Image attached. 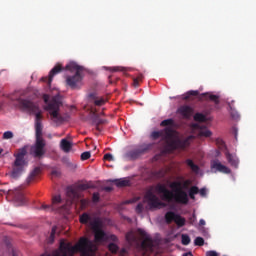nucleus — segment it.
<instances>
[{"label": "nucleus", "instance_id": "nucleus-21", "mask_svg": "<svg viewBox=\"0 0 256 256\" xmlns=\"http://www.w3.org/2000/svg\"><path fill=\"white\" fill-rule=\"evenodd\" d=\"M125 237L129 245H137V237L135 236V233H133V231L127 232Z\"/></svg>", "mask_w": 256, "mask_h": 256}, {"label": "nucleus", "instance_id": "nucleus-26", "mask_svg": "<svg viewBox=\"0 0 256 256\" xmlns=\"http://www.w3.org/2000/svg\"><path fill=\"white\" fill-rule=\"evenodd\" d=\"M186 165H188V167H190L191 171H193V173H199V166L196 165L193 160L191 159H187L186 160Z\"/></svg>", "mask_w": 256, "mask_h": 256}, {"label": "nucleus", "instance_id": "nucleus-51", "mask_svg": "<svg viewBox=\"0 0 256 256\" xmlns=\"http://www.w3.org/2000/svg\"><path fill=\"white\" fill-rule=\"evenodd\" d=\"M196 219H197V218L195 217V214H193V216L190 218L191 224H193V222H194Z\"/></svg>", "mask_w": 256, "mask_h": 256}, {"label": "nucleus", "instance_id": "nucleus-41", "mask_svg": "<svg viewBox=\"0 0 256 256\" xmlns=\"http://www.w3.org/2000/svg\"><path fill=\"white\" fill-rule=\"evenodd\" d=\"M105 123H107V120L101 118H96L93 121L94 125H105Z\"/></svg>", "mask_w": 256, "mask_h": 256}, {"label": "nucleus", "instance_id": "nucleus-36", "mask_svg": "<svg viewBox=\"0 0 256 256\" xmlns=\"http://www.w3.org/2000/svg\"><path fill=\"white\" fill-rule=\"evenodd\" d=\"M108 249L110 253H117V251H119V246H117L115 243H110L108 245Z\"/></svg>", "mask_w": 256, "mask_h": 256}, {"label": "nucleus", "instance_id": "nucleus-48", "mask_svg": "<svg viewBox=\"0 0 256 256\" xmlns=\"http://www.w3.org/2000/svg\"><path fill=\"white\" fill-rule=\"evenodd\" d=\"M235 103V101H231V102H229L228 103V107H229V109L231 110V111H233V104Z\"/></svg>", "mask_w": 256, "mask_h": 256}, {"label": "nucleus", "instance_id": "nucleus-19", "mask_svg": "<svg viewBox=\"0 0 256 256\" xmlns=\"http://www.w3.org/2000/svg\"><path fill=\"white\" fill-rule=\"evenodd\" d=\"M73 148V144L67 139H62L60 142V149L64 151V153H69Z\"/></svg>", "mask_w": 256, "mask_h": 256}, {"label": "nucleus", "instance_id": "nucleus-13", "mask_svg": "<svg viewBox=\"0 0 256 256\" xmlns=\"http://www.w3.org/2000/svg\"><path fill=\"white\" fill-rule=\"evenodd\" d=\"M63 71V66H61V64H57L55 66V68H53L50 72H49V76L47 77H42L41 81H44V83H47L49 85V87H51V83H53V77H55V75H59L60 72Z\"/></svg>", "mask_w": 256, "mask_h": 256}, {"label": "nucleus", "instance_id": "nucleus-7", "mask_svg": "<svg viewBox=\"0 0 256 256\" xmlns=\"http://www.w3.org/2000/svg\"><path fill=\"white\" fill-rule=\"evenodd\" d=\"M43 101L46 104L45 106V111H48L49 114L51 115L52 119L56 122V123H61V121H63V117H61V115H59V109L62 105L61 102V97L59 96H54L51 99H49V95L48 94H44L43 95Z\"/></svg>", "mask_w": 256, "mask_h": 256}, {"label": "nucleus", "instance_id": "nucleus-2", "mask_svg": "<svg viewBox=\"0 0 256 256\" xmlns=\"http://www.w3.org/2000/svg\"><path fill=\"white\" fill-rule=\"evenodd\" d=\"M160 127L165 128L163 130L152 132L151 137L152 139H159L160 137H162L164 141H166V144L170 151H177V149L184 151V149H187V147L191 145V141L195 139V137H193L192 135L181 139L179 137V132H177L176 130L177 122H175L173 118L163 120L160 123Z\"/></svg>", "mask_w": 256, "mask_h": 256}, {"label": "nucleus", "instance_id": "nucleus-9", "mask_svg": "<svg viewBox=\"0 0 256 256\" xmlns=\"http://www.w3.org/2000/svg\"><path fill=\"white\" fill-rule=\"evenodd\" d=\"M137 234L139 235V237H141V239H143L141 243V249L143 251V255L150 256L151 253H153V249L155 247L153 245V240L149 238V236L147 235V232H145V230L141 228L137 230Z\"/></svg>", "mask_w": 256, "mask_h": 256}, {"label": "nucleus", "instance_id": "nucleus-42", "mask_svg": "<svg viewBox=\"0 0 256 256\" xmlns=\"http://www.w3.org/2000/svg\"><path fill=\"white\" fill-rule=\"evenodd\" d=\"M99 199H100L99 192H94L92 195L93 203H99Z\"/></svg>", "mask_w": 256, "mask_h": 256}, {"label": "nucleus", "instance_id": "nucleus-50", "mask_svg": "<svg viewBox=\"0 0 256 256\" xmlns=\"http://www.w3.org/2000/svg\"><path fill=\"white\" fill-rule=\"evenodd\" d=\"M199 225H200V227H203L205 225V220L204 219H200Z\"/></svg>", "mask_w": 256, "mask_h": 256}, {"label": "nucleus", "instance_id": "nucleus-14", "mask_svg": "<svg viewBox=\"0 0 256 256\" xmlns=\"http://www.w3.org/2000/svg\"><path fill=\"white\" fill-rule=\"evenodd\" d=\"M211 169H215L218 173H224L225 175H230L231 169L223 164L219 160H213L211 162Z\"/></svg>", "mask_w": 256, "mask_h": 256}, {"label": "nucleus", "instance_id": "nucleus-1", "mask_svg": "<svg viewBox=\"0 0 256 256\" xmlns=\"http://www.w3.org/2000/svg\"><path fill=\"white\" fill-rule=\"evenodd\" d=\"M19 107L30 115H35V143L31 147V153L36 159H43L47 150V141L43 139V112L37 103L28 99H19Z\"/></svg>", "mask_w": 256, "mask_h": 256}, {"label": "nucleus", "instance_id": "nucleus-35", "mask_svg": "<svg viewBox=\"0 0 256 256\" xmlns=\"http://www.w3.org/2000/svg\"><path fill=\"white\" fill-rule=\"evenodd\" d=\"M204 95H208V98L210 99V101H213L215 105H219V96L215 94H204Z\"/></svg>", "mask_w": 256, "mask_h": 256}, {"label": "nucleus", "instance_id": "nucleus-30", "mask_svg": "<svg viewBox=\"0 0 256 256\" xmlns=\"http://www.w3.org/2000/svg\"><path fill=\"white\" fill-rule=\"evenodd\" d=\"M165 175H167V171H165L164 169H160L153 173V176L156 177V179H163Z\"/></svg>", "mask_w": 256, "mask_h": 256}, {"label": "nucleus", "instance_id": "nucleus-29", "mask_svg": "<svg viewBox=\"0 0 256 256\" xmlns=\"http://www.w3.org/2000/svg\"><path fill=\"white\" fill-rule=\"evenodd\" d=\"M197 95H199V91L190 90L186 93V95H184L183 99L184 101H187L188 99H190V97H197Z\"/></svg>", "mask_w": 256, "mask_h": 256}, {"label": "nucleus", "instance_id": "nucleus-28", "mask_svg": "<svg viewBox=\"0 0 256 256\" xmlns=\"http://www.w3.org/2000/svg\"><path fill=\"white\" fill-rule=\"evenodd\" d=\"M174 223H176V225L178 227H184L185 225V218L181 217V215L176 214V218L174 220Z\"/></svg>", "mask_w": 256, "mask_h": 256}, {"label": "nucleus", "instance_id": "nucleus-17", "mask_svg": "<svg viewBox=\"0 0 256 256\" xmlns=\"http://www.w3.org/2000/svg\"><path fill=\"white\" fill-rule=\"evenodd\" d=\"M179 115H182L184 119H189L193 115V108L187 105L180 106L178 108Z\"/></svg>", "mask_w": 256, "mask_h": 256}, {"label": "nucleus", "instance_id": "nucleus-33", "mask_svg": "<svg viewBox=\"0 0 256 256\" xmlns=\"http://www.w3.org/2000/svg\"><path fill=\"white\" fill-rule=\"evenodd\" d=\"M194 120L199 121L200 123H203V122L207 121V118L202 113H196L194 115Z\"/></svg>", "mask_w": 256, "mask_h": 256}, {"label": "nucleus", "instance_id": "nucleus-39", "mask_svg": "<svg viewBox=\"0 0 256 256\" xmlns=\"http://www.w3.org/2000/svg\"><path fill=\"white\" fill-rule=\"evenodd\" d=\"M13 137H14V134L12 131H6L3 133L2 139H5V140L13 139Z\"/></svg>", "mask_w": 256, "mask_h": 256}, {"label": "nucleus", "instance_id": "nucleus-23", "mask_svg": "<svg viewBox=\"0 0 256 256\" xmlns=\"http://www.w3.org/2000/svg\"><path fill=\"white\" fill-rule=\"evenodd\" d=\"M90 99H93L94 104L97 107H102V105H105V100L103 98H97L94 93L89 95Z\"/></svg>", "mask_w": 256, "mask_h": 256}, {"label": "nucleus", "instance_id": "nucleus-31", "mask_svg": "<svg viewBox=\"0 0 256 256\" xmlns=\"http://www.w3.org/2000/svg\"><path fill=\"white\" fill-rule=\"evenodd\" d=\"M199 193V187L192 186L189 190V197L190 199H195V195Z\"/></svg>", "mask_w": 256, "mask_h": 256}, {"label": "nucleus", "instance_id": "nucleus-5", "mask_svg": "<svg viewBox=\"0 0 256 256\" xmlns=\"http://www.w3.org/2000/svg\"><path fill=\"white\" fill-rule=\"evenodd\" d=\"M79 221L82 225H87L94 233V241L96 243H105L109 241V235L101 229V219L93 213L84 212L80 215Z\"/></svg>", "mask_w": 256, "mask_h": 256}, {"label": "nucleus", "instance_id": "nucleus-44", "mask_svg": "<svg viewBox=\"0 0 256 256\" xmlns=\"http://www.w3.org/2000/svg\"><path fill=\"white\" fill-rule=\"evenodd\" d=\"M143 209H144L143 203L137 204V206H136V212H138V213H143Z\"/></svg>", "mask_w": 256, "mask_h": 256}, {"label": "nucleus", "instance_id": "nucleus-32", "mask_svg": "<svg viewBox=\"0 0 256 256\" xmlns=\"http://www.w3.org/2000/svg\"><path fill=\"white\" fill-rule=\"evenodd\" d=\"M57 233V226H53L52 227V231H51V234H50V237L48 238V243H53L55 241V235Z\"/></svg>", "mask_w": 256, "mask_h": 256}, {"label": "nucleus", "instance_id": "nucleus-3", "mask_svg": "<svg viewBox=\"0 0 256 256\" xmlns=\"http://www.w3.org/2000/svg\"><path fill=\"white\" fill-rule=\"evenodd\" d=\"M191 186V180H185L183 183L181 181H173L170 184V189H167L165 184H157L155 186V191L159 195H162V200L168 203H178L179 205H187L189 203V194L183 189H189Z\"/></svg>", "mask_w": 256, "mask_h": 256}, {"label": "nucleus", "instance_id": "nucleus-4", "mask_svg": "<svg viewBox=\"0 0 256 256\" xmlns=\"http://www.w3.org/2000/svg\"><path fill=\"white\" fill-rule=\"evenodd\" d=\"M95 251H97V246L87 238H80L74 246L71 242L61 240L56 256H73L75 253H80L82 256H93Z\"/></svg>", "mask_w": 256, "mask_h": 256}, {"label": "nucleus", "instance_id": "nucleus-45", "mask_svg": "<svg viewBox=\"0 0 256 256\" xmlns=\"http://www.w3.org/2000/svg\"><path fill=\"white\" fill-rule=\"evenodd\" d=\"M198 193H200L201 197H207V189L205 188H201Z\"/></svg>", "mask_w": 256, "mask_h": 256}, {"label": "nucleus", "instance_id": "nucleus-37", "mask_svg": "<svg viewBox=\"0 0 256 256\" xmlns=\"http://www.w3.org/2000/svg\"><path fill=\"white\" fill-rule=\"evenodd\" d=\"M182 245H189L191 243V238L187 234L182 235Z\"/></svg>", "mask_w": 256, "mask_h": 256}, {"label": "nucleus", "instance_id": "nucleus-27", "mask_svg": "<svg viewBox=\"0 0 256 256\" xmlns=\"http://www.w3.org/2000/svg\"><path fill=\"white\" fill-rule=\"evenodd\" d=\"M198 135L199 137H211L213 135V132L207 129V127H203V128H200Z\"/></svg>", "mask_w": 256, "mask_h": 256}, {"label": "nucleus", "instance_id": "nucleus-22", "mask_svg": "<svg viewBox=\"0 0 256 256\" xmlns=\"http://www.w3.org/2000/svg\"><path fill=\"white\" fill-rule=\"evenodd\" d=\"M176 217H177V214L175 212L168 211L165 214V221L168 225H171V223L175 221Z\"/></svg>", "mask_w": 256, "mask_h": 256}, {"label": "nucleus", "instance_id": "nucleus-49", "mask_svg": "<svg viewBox=\"0 0 256 256\" xmlns=\"http://www.w3.org/2000/svg\"><path fill=\"white\" fill-rule=\"evenodd\" d=\"M104 191H107L109 193V192L113 191V187L106 186V187H104Z\"/></svg>", "mask_w": 256, "mask_h": 256}, {"label": "nucleus", "instance_id": "nucleus-34", "mask_svg": "<svg viewBox=\"0 0 256 256\" xmlns=\"http://www.w3.org/2000/svg\"><path fill=\"white\" fill-rule=\"evenodd\" d=\"M143 81V74H139L136 78H133V86L139 87V83Z\"/></svg>", "mask_w": 256, "mask_h": 256}, {"label": "nucleus", "instance_id": "nucleus-58", "mask_svg": "<svg viewBox=\"0 0 256 256\" xmlns=\"http://www.w3.org/2000/svg\"><path fill=\"white\" fill-rule=\"evenodd\" d=\"M235 138L237 139V132H235Z\"/></svg>", "mask_w": 256, "mask_h": 256}, {"label": "nucleus", "instance_id": "nucleus-18", "mask_svg": "<svg viewBox=\"0 0 256 256\" xmlns=\"http://www.w3.org/2000/svg\"><path fill=\"white\" fill-rule=\"evenodd\" d=\"M41 175V167H35L29 174V176L26 179V183L29 185L30 183H33L37 177Z\"/></svg>", "mask_w": 256, "mask_h": 256}, {"label": "nucleus", "instance_id": "nucleus-40", "mask_svg": "<svg viewBox=\"0 0 256 256\" xmlns=\"http://www.w3.org/2000/svg\"><path fill=\"white\" fill-rule=\"evenodd\" d=\"M91 158V152L86 151L81 154V161H87V159Z\"/></svg>", "mask_w": 256, "mask_h": 256}, {"label": "nucleus", "instance_id": "nucleus-6", "mask_svg": "<svg viewBox=\"0 0 256 256\" xmlns=\"http://www.w3.org/2000/svg\"><path fill=\"white\" fill-rule=\"evenodd\" d=\"M66 70L70 73H74L73 75L66 76V85H68L70 89H80L85 68L76 62H70L66 65Z\"/></svg>", "mask_w": 256, "mask_h": 256}, {"label": "nucleus", "instance_id": "nucleus-15", "mask_svg": "<svg viewBox=\"0 0 256 256\" xmlns=\"http://www.w3.org/2000/svg\"><path fill=\"white\" fill-rule=\"evenodd\" d=\"M62 202L61 195L52 198V205L42 204L40 209L43 211H57V205Z\"/></svg>", "mask_w": 256, "mask_h": 256}, {"label": "nucleus", "instance_id": "nucleus-10", "mask_svg": "<svg viewBox=\"0 0 256 256\" xmlns=\"http://www.w3.org/2000/svg\"><path fill=\"white\" fill-rule=\"evenodd\" d=\"M151 149V145L149 144H143L138 146L137 148L130 150L124 154V159L126 161H137L139 157L145 155Z\"/></svg>", "mask_w": 256, "mask_h": 256}, {"label": "nucleus", "instance_id": "nucleus-20", "mask_svg": "<svg viewBox=\"0 0 256 256\" xmlns=\"http://www.w3.org/2000/svg\"><path fill=\"white\" fill-rule=\"evenodd\" d=\"M14 199L19 203L20 205H25V195L20 189H16L14 191Z\"/></svg>", "mask_w": 256, "mask_h": 256}, {"label": "nucleus", "instance_id": "nucleus-47", "mask_svg": "<svg viewBox=\"0 0 256 256\" xmlns=\"http://www.w3.org/2000/svg\"><path fill=\"white\" fill-rule=\"evenodd\" d=\"M206 256H219L216 251H208L206 252Z\"/></svg>", "mask_w": 256, "mask_h": 256}, {"label": "nucleus", "instance_id": "nucleus-38", "mask_svg": "<svg viewBox=\"0 0 256 256\" xmlns=\"http://www.w3.org/2000/svg\"><path fill=\"white\" fill-rule=\"evenodd\" d=\"M195 245L198 247H203L205 245V240L202 237H197L194 241Z\"/></svg>", "mask_w": 256, "mask_h": 256}, {"label": "nucleus", "instance_id": "nucleus-59", "mask_svg": "<svg viewBox=\"0 0 256 256\" xmlns=\"http://www.w3.org/2000/svg\"><path fill=\"white\" fill-rule=\"evenodd\" d=\"M12 256H17L14 252L12 253Z\"/></svg>", "mask_w": 256, "mask_h": 256}, {"label": "nucleus", "instance_id": "nucleus-11", "mask_svg": "<svg viewBox=\"0 0 256 256\" xmlns=\"http://www.w3.org/2000/svg\"><path fill=\"white\" fill-rule=\"evenodd\" d=\"M144 198L145 201H147L148 207H150V209H159V207H166V204L161 202V200H159V197H157V195H155V193L153 192V187H150L146 191Z\"/></svg>", "mask_w": 256, "mask_h": 256}, {"label": "nucleus", "instance_id": "nucleus-56", "mask_svg": "<svg viewBox=\"0 0 256 256\" xmlns=\"http://www.w3.org/2000/svg\"><path fill=\"white\" fill-rule=\"evenodd\" d=\"M52 175H57V171H53V172H52Z\"/></svg>", "mask_w": 256, "mask_h": 256}, {"label": "nucleus", "instance_id": "nucleus-43", "mask_svg": "<svg viewBox=\"0 0 256 256\" xmlns=\"http://www.w3.org/2000/svg\"><path fill=\"white\" fill-rule=\"evenodd\" d=\"M104 161H115V159L113 158V154H111V153L105 154Z\"/></svg>", "mask_w": 256, "mask_h": 256}, {"label": "nucleus", "instance_id": "nucleus-54", "mask_svg": "<svg viewBox=\"0 0 256 256\" xmlns=\"http://www.w3.org/2000/svg\"><path fill=\"white\" fill-rule=\"evenodd\" d=\"M81 204H82V205H86V204H87V200L82 199V200H81Z\"/></svg>", "mask_w": 256, "mask_h": 256}, {"label": "nucleus", "instance_id": "nucleus-8", "mask_svg": "<svg viewBox=\"0 0 256 256\" xmlns=\"http://www.w3.org/2000/svg\"><path fill=\"white\" fill-rule=\"evenodd\" d=\"M27 155V146H24L17 150V153H14L15 161L13 163L12 177H19L23 173L25 168L26 161L25 156Z\"/></svg>", "mask_w": 256, "mask_h": 256}, {"label": "nucleus", "instance_id": "nucleus-24", "mask_svg": "<svg viewBox=\"0 0 256 256\" xmlns=\"http://www.w3.org/2000/svg\"><path fill=\"white\" fill-rule=\"evenodd\" d=\"M104 69H106V71H110L111 73H117L119 71H121V72L127 71V68L121 67V66H114V67L105 66Z\"/></svg>", "mask_w": 256, "mask_h": 256}, {"label": "nucleus", "instance_id": "nucleus-12", "mask_svg": "<svg viewBox=\"0 0 256 256\" xmlns=\"http://www.w3.org/2000/svg\"><path fill=\"white\" fill-rule=\"evenodd\" d=\"M87 189H91V186L87 183L78 184L76 187L69 186L66 190V195L71 201H75L80 197L79 191H87Z\"/></svg>", "mask_w": 256, "mask_h": 256}, {"label": "nucleus", "instance_id": "nucleus-46", "mask_svg": "<svg viewBox=\"0 0 256 256\" xmlns=\"http://www.w3.org/2000/svg\"><path fill=\"white\" fill-rule=\"evenodd\" d=\"M139 198H134V199H130V200H127V201H125V204L126 205H129V204H131V203H137V200H138Z\"/></svg>", "mask_w": 256, "mask_h": 256}, {"label": "nucleus", "instance_id": "nucleus-55", "mask_svg": "<svg viewBox=\"0 0 256 256\" xmlns=\"http://www.w3.org/2000/svg\"><path fill=\"white\" fill-rule=\"evenodd\" d=\"M116 239H117V236H115V235H112V236H111V240H112V241H116Z\"/></svg>", "mask_w": 256, "mask_h": 256}, {"label": "nucleus", "instance_id": "nucleus-57", "mask_svg": "<svg viewBox=\"0 0 256 256\" xmlns=\"http://www.w3.org/2000/svg\"><path fill=\"white\" fill-rule=\"evenodd\" d=\"M1 153H3V149H0V155H1Z\"/></svg>", "mask_w": 256, "mask_h": 256}, {"label": "nucleus", "instance_id": "nucleus-53", "mask_svg": "<svg viewBox=\"0 0 256 256\" xmlns=\"http://www.w3.org/2000/svg\"><path fill=\"white\" fill-rule=\"evenodd\" d=\"M95 127H96V131L101 132V126L100 125H95Z\"/></svg>", "mask_w": 256, "mask_h": 256}, {"label": "nucleus", "instance_id": "nucleus-25", "mask_svg": "<svg viewBox=\"0 0 256 256\" xmlns=\"http://www.w3.org/2000/svg\"><path fill=\"white\" fill-rule=\"evenodd\" d=\"M113 183H115L116 187H129L130 185L129 180H125V179H116V180H113Z\"/></svg>", "mask_w": 256, "mask_h": 256}, {"label": "nucleus", "instance_id": "nucleus-52", "mask_svg": "<svg viewBox=\"0 0 256 256\" xmlns=\"http://www.w3.org/2000/svg\"><path fill=\"white\" fill-rule=\"evenodd\" d=\"M231 115H232L233 119H238V117H239V114H233V112H231Z\"/></svg>", "mask_w": 256, "mask_h": 256}, {"label": "nucleus", "instance_id": "nucleus-16", "mask_svg": "<svg viewBox=\"0 0 256 256\" xmlns=\"http://www.w3.org/2000/svg\"><path fill=\"white\" fill-rule=\"evenodd\" d=\"M225 157L228 163L231 165V167H234V169L239 168V158L237 157V155L231 154L229 151H226Z\"/></svg>", "mask_w": 256, "mask_h": 256}]
</instances>
